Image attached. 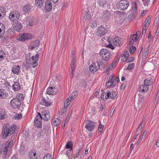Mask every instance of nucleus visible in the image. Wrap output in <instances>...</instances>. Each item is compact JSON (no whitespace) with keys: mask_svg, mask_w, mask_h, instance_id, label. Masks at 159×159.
Returning <instances> with one entry per match:
<instances>
[{"mask_svg":"<svg viewBox=\"0 0 159 159\" xmlns=\"http://www.w3.org/2000/svg\"><path fill=\"white\" fill-rule=\"evenodd\" d=\"M14 84H12V87L15 91H17L20 89V86L19 82H14Z\"/></svg>","mask_w":159,"mask_h":159,"instance_id":"nucleus-22","label":"nucleus"},{"mask_svg":"<svg viewBox=\"0 0 159 159\" xmlns=\"http://www.w3.org/2000/svg\"><path fill=\"white\" fill-rule=\"evenodd\" d=\"M72 150V149H71L68 150L67 151L66 155L68 156V158H69V157L71 155V153Z\"/></svg>","mask_w":159,"mask_h":159,"instance_id":"nucleus-53","label":"nucleus"},{"mask_svg":"<svg viewBox=\"0 0 159 159\" xmlns=\"http://www.w3.org/2000/svg\"><path fill=\"white\" fill-rule=\"evenodd\" d=\"M147 30V29H145L144 28V27H143V30H142V36H143V38H144V36L145 35V34Z\"/></svg>","mask_w":159,"mask_h":159,"instance_id":"nucleus-56","label":"nucleus"},{"mask_svg":"<svg viewBox=\"0 0 159 159\" xmlns=\"http://www.w3.org/2000/svg\"><path fill=\"white\" fill-rule=\"evenodd\" d=\"M106 29L102 25H101L100 27L98 28L97 33V36L102 37L106 33Z\"/></svg>","mask_w":159,"mask_h":159,"instance_id":"nucleus-10","label":"nucleus"},{"mask_svg":"<svg viewBox=\"0 0 159 159\" xmlns=\"http://www.w3.org/2000/svg\"><path fill=\"white\" fill-rule=\"evenodd\" d=\"M0 119L1 120L5 118V111L2 109H0Z\"/></svg>","mask_w":159,"mask_h":159,"instance_id":"nucleus-39","label":"nucleus"},{"mask_svg":"<svg viewBox=\"0 0 159 159\" xmlns=\"http://www.w3.org/2000/svg\"><path fill=\"white\" fill-rule=\"evenodd\" d=\"M147 131L146 130H145L143 132V133L142 134V135L141 136L140 138L141 139H143L144 137L146 136L147 134Z\"/></svg>","mask_w":159,"mask_h":159,"instance_id":"nucleus-60","label":"nucleus"},{"mask_svg":"<svg viewBox=\"0 0 159 159\" xmlns=\"http://www.w3.org/2000/svg\"><path fill=\"white\" fill-rule=\"evenodd\" d=\"M33 21V17L30 16H28L26 18V21L25 20L24 23L26 22L25 24L27 26H32L34 24Z\"/></svg>","mask_w":159,"mask_h":159,"instance_id":"nucleus-17","label":"nucleus"},{"mask_svg":"<svg viewBox=\"0 0 159 159\" xmlns=\"http://www.w3.org/2000/svg\"><path fill=\"white\" fill-rule=\"evenodd\" d=\"M103 128H104V125H102L101 124V123L100 122V124L99 125V128H98L99 132H101L102 131Z\"/></svg>","mask_w":159,"mask_h":159,"instance_id":"nucleus-50","label":"nucleus"},{"mask_svg":"<svg viewBox=\"0 0 159 159\" xmlns=\"http://www.w3.org/2000/svg\"><path fill=\"white\" fill-rule=\"evenodd\" d=\"M14 25L16 28H18L19 30L20 29L22 28V24L19 21H16L15 22Z\"/></svg>","mask_w":159,"mask_h":159,"instance_id":"nucleus-37","label":"nucleus"},{"mask_svg":"<svg viewBox=\"0 0 159 159\" xmlns=\"http://www.w3.org/2000/svg\"><path fill=\"white\" fill-rule=\"evenodd\" d=\"M13 141L12 139H10L6 143V144L9 146V148H10L13 144Z\"/></svg>","mask_w":159,"mask_h":159,"instance_id":"nucleus-44","label":"nucleus"},{"mask_svg":"<svg viewBox=\"0 0 159 159\" xmlns=\"http://www.w3.org/2000/svg\"><path fill=\"white\" fill-rule=\"evenodd\" d=\"M106 47H108L109 48H111V49H114V46L111 44H109L108 45H106Z\"/></svg>","mask_w":159,"mask_h":159,"instance_id":"nucleus-62","label":"nucleus"},{"mask_svg":"<svg viewBox=\"0 0 159 159\" xmlns=\"http://www.w3.org/2000/svg\"><path fill=\"white\" fill-rule=\"evenodd\" d=\"M31 9V7L30 5H26L25 6L23 7V11L25 13L29 12Z\"/></svg>","mask_w":159,"mask_h":159,"instance_id":"nucleus-33","label":"nucleus"},{"mask_svg":"<svg viewBox=\"0 0 159 159\" xmlns=\"http://www.w3.org/2000/svg\"><path fill=\"white\" fill-rule=\"evenodd\" d=\"M71 101L69 100V98H67L64 102V106L65 108H67L70 103Z\"/></svg>","mask_w":159,"mask_h":159,"instance_id":"nucleus-38","label":"nucleus"},{"mask_svg":"<svg viewBox=\"0 0 159 159\" xmlns=\"http://www.w3.org/2000/svg\"><path fill=\"white\" fill-rule=\"evenodd\" d=\"M29 157L30 159H37V156L36 154V153L33 151H31L29 152Z\"/></svg>","mask_w":159,"mask_h":159,"instance_id":"nucleus-30","label":"nucleus"},{"mask_svg":"<svg viewBox=\"0 0 159 159\" xmlns=\"http://www.w3.org/2000/svg\"><path fill=\"white\" fill-rule=\"evenodd\" d=\"M22 117V114H19L17 113H16L14 116L15 119H20Z\"/></svg>","mask_w":159,"mask_h":159,"instance_id":"nucleus-46","label":"nucleus"},{"mask_svg":"<svg viewBox=\"0 0 159 159\" xmlns=\"http://www.w3.org/2000/svg\"><path fill=\"white\" fill-rule=\"evenodd\" d=\"M91 17L90 12L89 9L87 8L84 10V19L85 20L90 19Z\"/></svg>","mask_w":159,"mask_h":159,"instance_id":"nucleus-18","label":"nucleus"},{"mask_svg":"<svg viewBox=\"0 0 159 159\" xmlns=\"http://www.w3.org/2000/svg\"><path fill=\"white\" fill-rule=\"evenodd\" d=\"M71 71H74L75 72V69L76 68V66L75 65V63H73L72 64V63L71 64Z\"/></svg>","mask_w":159,"mask_h":159,"instance_id":"nucleus-49","label":"nucleus"},{"mask_svg":"<svg viewBox=\"0 0 159 159\" xmlns=\"http://www.w3.org/2000/svg\"><path fill=\"white\" fill-rule=\"evenodd\" d=\"M142 127V126H141L139 125V126L138 128L137 131L135 132V134H137V135H138L140 133H139V131L141 130Z\"/></svg>","mask_w":159,"mask_h":159,"instance_id":"nucleus-58","label":"nucleus"},{"mask_svg":"<svg viewBox=\"0 0 159 159\" xmlns=\"http://www.w3.org/2000/svg\"><path fill=\"white\" fill-rule=\"evenodd\" d=\"M45 104L44 105V106L46 107H48L51 104V102H50L48 101H46V102H45Z\"/></svg>","mask_w":159,"mask_h":159,"instance_id":"nucleus-64","label":"nucleus"},{"mask_svg":"<svg viewBox=\"0 0 159 159\" xmlns=\"http://www.w3.org/2000/svg\"><path fill=\"white\" fill-rule=\"evenodd\" d=\"M148 55H145V53H144L143 55V58L142 59V62L143 61H145L146 60V58L147 57V56Z\"/></svg>","mask_w":159,"mask_h":159,"instance_id":"nucleus-61","label":"nucleus"},{"mask_svg":"<svg viewBox=\"0 0 159 159\" xmlns=\"http://www.w3.org/2000/svg\"><path fill=\"white\" fill-rule=\"evenodd\" d=\"M42 118L40 116H36L34 120V125L38 128H40L42 127Z\"/></svg>","mask_w":159,"mask_h":159,"instance_id":"nucleus-13","label":"nucleus"},{"mask_svg":"<svg viewBox=\"0 0 159 159\" xmlns=\"http://www.w3.org/2000/svg\"><path fill=\"white\" fill-rule=\"evenodd\" d=\"M39 55V54H36L34 57L32 56L31 59H30L29 64L32 65L33 67H35L37 65V60Z\"/></svg>","mask_w":159,"mask_h":159,"instance_id":"nucleus-6","label":"nucleus"},{"mask_svg":"<svg viewBox=\"0 0 159 159\" xmlns=\"http://www.w3.org/2000/svg\"><path fill=\"white\" fill-rule=\"evenodd\" d=\"M121 39L120 38L118 37H116L114 39L113 42L114 44H115L116 46H120V43H121Z\"/></svg>","mask_w":159,"mask_h":159,"instance_id":"nucleus-28","label":"nucleus"},{"mask_svg":"<svg viewBox=\"0 0 159 159\" xmlns=\"http://www.w3.org/2000/svg\"><path fill=\"white\" fill-rule=\"evenodd\" d=\"M153 79L152 78L150 79L148 78L145 79L144 80V83L146 85H147V86H149L151 85L153 82Z\"/></svg>","mask_w":159,"mask_h":159,"instance_id":"nucleus-29","label":"nucleus"},{"mask_svg":"<svg viewBox=\"0 0 159 159\" xmlns=\"http://www.w3.org/2000/svg\"><path fill=\"white\" fill-rule=\"evenodd\" d=\"M78 94V92L77 91L74 92L68 98H69V100L72 101L77 97Z\"/></svg>","mask_w":159,"mask_h":159,"instance_id":"nucleus-27","label":"nucleus"},{"mask_svg":"<svg viewBox=\"0 0 159 159\" xmlns=\"http://www.w3.org/2000/svg\"><path fill=\"white\" fill-rule=\"evenodd\" d=\"M32 35L29 34L24 33L20 34L17 37V39L20 41H24L28 40L32 38Z\"/></svg>","mask_w":159,"mask_h":159,"instance_id":"nucleus-3","label":"nucleus"},{"mask_svg":"<svg viewBox=\"0 0 159 159\" xmlns=\"http://www.w3.org/2000/svg\"><path fill=\"white\" fill-rule=\"evenodd\" d=\"M21 102L17 100L16 98H13L11 101V104L12 107L14 108H18L21 105Z\"/></svg>","mask_w":159,"mask_h":159,"instance_id":"nucleus-8","label":"nucleus"},{"mask_svg":"<svg viewBox=\"0 0 159 159\" xmlns=\"http://www.w3.org/2000/svg\"><path fill=\"white\" fill-rule=\"evenodd\" d=\"M99 64L98 62H94L89 66V69L92 73H94L100 68Z\"/></svg>","mask_w":159,"mask_h":159,"instance_id":"nucleus-7","label":"nucleus"},{"mask_svg":"<svg viewBox=\"0 0 159 159\" xmlns=\"http://www.w3.org/2000/svg\"><path fill=\"white\" fill-rule=\"evenodd\" d=\"M136 50V48L135 46H130L129 49L130 53L131 54H132L134 53Z\"/></svg>","mask_w":159,"mask_h":159,"instance_id":"nucleus-41","label":"nucleus"},{"mask_svg":"<svg viewBox=\"0 0 159 159\" xmlns=\"http://www.w3.org/2000/svg\"><path fill=\"white\" fill-rule=\"evenodd\" d=\"M129 5V2L126 0H121L118 4V8L120 10H126Z\"/></svg>","mask_w":159,"mask_h":159,"instance_id":"nucleus-4","label":"nucleus"},{"mask_svg":"<svg viewBox=\"0 0 159 159\" xmlns=\"http://www.w3.org/2000/svg\"><path fill=\"white\" fill-rule=\"evenodd\" d=\"M134 7L133 9H131L133 10V12L136 14V13L137 11V4L136 2H134V5L133 6Z\"/></svg>","mask_w":159,"mask_h":159,"instance_id":"nucleus-43","label":"nucleus"},{"mask_svg":"<svg viewBox=\"0 0 159 159\" xmlns=\"http://www.w3.org/2000/svg\"><path fill=\"white\" fill-rule=\"evenodd\" d=\"M6 10L5 8L0 7V19H2L6 15Z\"/></svg>","mask_w":159,"mask_h":159,"instance_id":"nucleus-25","label":"nucleus"},{"mask_svg":"<svg viewBox=\"0 0 159 159\" xmlns=\"http://www.w3.org/2000/svg\"><path fill=\"white\" fill-rule=\"evenodd\" d=\"M43 159H52V158L50 154H47L44 156Z\"/></svg>","mask_w":159,"mask_h":159,"instance_id":"nucleus-54","label":"nucleus"},{"mask_svg":"<svg viewBox=\"0 0 159 159\" xmlns=\"http://www.w3.org/2000/svg\"><path fill=\"white\" fill-rule=\"evenodd\" d=\"M111 16V13L110 11L107 10L103 11L101 18L105 21H107L109 19Z\"/></svg>","mask_w":159,"mask_h":159,"instance_id":"nucleus-11","label":"nucleus"},{"mask_svg":"<svg viewBox=\"0 0 159 159\" xmlns=\"http://www.w3.org/2000/svg\"><path fill=\"white\" fill-rule=\"evenodd\" d=\"M128 13L129 15L128 18L129 21H131L135 18L136 14L133 13L132 10H130L128 12Z\"/></svg>","mask_w":159,"mask_h":159,"instance_id":"nucleus-21","label":"nucleus"},{"mask_svg":"<svg viewBox=\"0 0 159 159\" xmlns=\"http://www.w3.org/2000/svg\"><path fill=\"white\" fill-rule=\"evenodd\" d=\"M73 146V144L71 141H69L67 142L66 145V147L67 149H72V147Z\"/></svg>","mask_w":159,"mask_h":159,"instance_id":"nucleus-40","label":"nucleus"},{"mask_svg":"<svg viewBox=\"0 0 159 159\" xmlns=\"http://www.w3.org/2000/svg\"><path fill=\"white\" fill-rule=\"evenodd\" d=\"M134 63H130L128 66L127 69L128 70H131L134 67Z\"/></svg>","mask_w":159,"mask_h":159,"instance_id":"nucleus-48","label":"nucleus"},{"mask_svg":"<svg viewBox=\"0 0 159 159\" xmlns=\"http://www.w3.org/2000/svg\"><path fill=\"white\" fill-rule=\"evenodd\" d=\"M46 100L43 98L42 97L40 101V103L41 105H44L45 104V102H46Z\"/></svg>","mask_w":159,"mask_h":159,"instance_id":"nucleus-51","label":"nucleus"},{"mask_svg":"<svg viewBox=\"0 0 159 159\" xmlns=\"http://www.w3.org/2000/svg\"><path fill=\"white\" fill-rule=\"evenodd\" d=\"M109 94L107 92L106 93L105 92L102 93L101 96V99L103 100H105L109 98Z\"/></svg>","mask_w":159,"mask_h":159,"instance_id":"nucleus-32","label":"nucleus"},{"mask_svg":"<svg viewBox=\"0 0 159 159\" xmlns=\"http://www.w3.org/2000/svg\"><path fill=\"white\" fill-rule=\"evenodd\" d=\"M56 91L57 90L54 87H51L48 89L47 93L48 94L53 95L55 94Z\"/></svg>","mask_w":159,"mask_h":159,"instance_id":"nucleus-20","label":"nucleus"},{"mask_svg":"<svg viewBox=\"0 0 159 159\" xmlns=\"http://www.w3.org/2000/svg\"><path fill=\"white\" fill-rule=\"evenodd\" d=\"M52 4L51 0H47L45 2V10L47 12L50 11L52 9Z\"/></svg>","mask_w":159,"mask_h":159,"instance_id":"nucleus-15","label":"nucleus"},{"mask_svg":"<svg viewBox=\"0 0 159 159\" xmlns=\"http://www.w3.org/2000/svg\"><path fill=\"white\" fill-rule=\"evenodd\" d=\"M39 41L38 40H36L31 42L30 45L29 46V48L30 50H32L34 48H36L39 46Z\"/></svg>","mask_w":159,"mask_h":159,"instance_id":"nucleus-14","label":"nucleus"},{"mask_svg":"<svg viewBox=\"0 0 159 159\" xmlns=\"http://www.w3.org/2000/svg\"><path fill=\"white\" fill-rule=\"evenodd\" d=\"M122 14V12L119 11H116L114 12V17H116L120 16Z\"/></svg>","mask_w":159,"mask_h":159,"instance_id":"nucleus-45","label":"nucleus"},{"mask_svg":"<svg viewBox=\"0 0 159 159\" xmlns=\"http://www.w3.org/2000/svg\"><path fill=\"white\" fill-rule=\"evenodd\" d=\"M52 122L54 126H57L60 123V120L58 118H55L53 120Z\"/></svg>","mask_w":159,"mask_h":159,"instance_id":"nucleus-34","label":"nucleus"},{"mask_svg":"<svg viewBox=\"0 0 159 159\" xmlns=\"http://www.w3.org/2000/svg\"><path fill=\"white\" fill-rule=\"evenodd\" d=\"M111 83H112L111 82V81L109 80L106 83L105 85V87L106 88H108L110 87L111 86H112L111 84Z\"/></svg>","mask_w":159,"mask_h":159,"instance_id":"nucleus-59","label":"nucleus"},{"mask_svg":"<svg viewBox=\"0 0 159 159\" xmlns=\"http://www.w3.org/2000/svg\"><path fill=\"white\" fill-rule=\"evenodd\" d=\"M150 44V43L147 46V47L146 48V51H145V52L144 53H145V55H148V52L149 49Z\"/></svg>","mask_w":159,"mask_h":159,"instance_id":"nucleus-57","label":"nucleus"},{"mask_svg":"<svg viewBox=\"0 0 159 159\" xmlns=\"http://www.w3.org/2000/svg\"><path fill=\"white\" fill-rule=\"evenodd\" d=\"M20 16L19 13L18 11H15L11 12L10 14L9 17L11 20L15 21L19 19Z\"/></svg>","mask_w":159,"mask_h":159,"instance_id":"nucleus-5","label":"nucleus"},{"mask_svg":"<svg viewBox=\"0 0 159 159\" xmlns=\"http://www.w3.org/2000/svg\"><path fill=\"white\" fill-rule=\"evenodd\" d=\"M99 53L102 59L105 61H108L112 55L110 51L105 48L102 49Z\"/></svg>","mask_w":159,"mask_h":159,"instance_id":"nucleus-2","label":"nucleus"},{"mask_svg":"<svg viewBox=\"0 0 159 159\" xmlns=\"http://www.w3.org/2000/svg\"><path fill=\"white\" fill-rule=\"evenodd\" d=\"M4 84L5 85L6 87H11V86L9 82H8L7 81H6L4 83Z\"/></svg>","mask_w":159,"mask_h":159,"instance_id":"nucleus-63","label":"nucleus"},{"mask_svg":"<svg viewBox=\"0 0 159 159\" xmlns=\"http://www.w3.org/2000/svg\"><path fill=\"white\" fill-rule=\"evenodd\" d=\"M8 93L6 92V91L3 89H0V98H5L6 96L7 95Z\"/></svg>","mask_w":159,"mask_h":159,"instance_id":"nucleus-26","label":"nucleus"},{"mask_svg":"<svg viewBox=\"0 0 159 159\" xmlns=\"http://www.w3.org/2000/svg\"><path fill=\"white\" fill-rule=\"evenodd\" d=\"M20 68V66L14 65L11 67V71L13 74L18 75L21 72Z\"/></svg>","mask_w":159,"mask_h":159,"instance_id":"nucleus-12","label":"nucleus"},{"mask_svg":"<svg viewBox=\"0 0 159 159\" xmlns=\"http://www.w3.org/2000/svg\"><path fill=\"white\" fill-rule=\"evenodd\" d=\"M85 127L89 131H91L94 129L95 126L93 124V122L89 120L88 121V123L85 126Z\"/></svg>","mask_w":159,"mask_h":159,"instance_id":"nucleus-16","label":"nucleus"},{"mask_svg":"<svg viewBox=\"0 0 159 159\" xmlns=\"http://www.w3.org/2000/svg\"><path fill=\"white\" fill-rule=\"evenodd\" d=\"M42 119L44 120L48 121L50 118V114L48 111L46 110H43L41 112Z\"/></svg>","mask_w":159,"mask_h":159,"instance_id":"nucleus-9","label":"nucleus"},{"mask_svg":"<svg viewBox=\"0 0 159 159\" xmlns=\"http://www.w3.org/2000/svg\"><path fill=\"white\" fill-rule=\"evenodd\" d=\"M97 22L95 20L93 21L91 25V26L93 28H95L97 26Z\"/></svg>","mask_w":159,"mask_h":159,"instance_id":"nucleus-47","label":"nucleus"},{"mask_svg":"<svg viewBox=\"0 0 159 159\" xmlns=\"http://www.w3.org/2000/svg\"><path fill=\"white\" fill-rule=\"evenodd\" d=\"M108 0H98L99 5L102 7H105L108 5Z\"/></svg>","mask_w":159,"mask_h":159,"instance_id":"nucleus-19","label":"nucleus"},{"mask_svg":"<svg viewBox=\"0 0 159 159\" xmlns=\"http://www.w3.org/2000/svg\"><path fill=\"white\" fill-rule=\"evenodd\" d=\"M35 3L37 5L40 7L43 5L44 1L43 0H36Z\"/></svg>","mask_w":159,"mask_h":159,"instance_id":"nucleus-36","label":"nucleus"},{"mask_svg":"<svg viewBox=\"0 0 159 159\" xmlns=\"http://www.w3.org/2000/svg\"><path fill=\"white\" fill-rule=\"evenodd\" d=\"M44 135V134L43 132L42 131H41L39 132V134H38V137L39 138H41L43 137Z\"/></svg>","mask_w":159,"mask_h":159,"instance_id":"nucleus-55","label":"nucleus"},{"mask_svg":"<svg viewBox=\"0 0 159 159\" xmlns=\"http://www.w3.org/2000/svg\"><path fill=\"white\" fill-rule=\"evenodd\" d=\"M16 98L19 101L22 102L24 99V97L23 94H19L17 95V98Z\"/></svg>","mask_w":159,"mask_h":159,"instance_id":"nucleus-35","label":"nucleus"},{"mask_svg":"<svg viewBox=\"0 0 159 159\" xmlns=\"http://www.w3.org/2000/svg\"><path fill=\"white\" fill-rule=\"evenodd\" d=\"M16 128L15 125H13L10 127L8 123L5 124L2 128V138L5 139L8 136L11 135L14 132Z\"/></svg>","mask_w":159,"mask_h":159,"instance_id":"nucleus-1","label":"nucleus"},{"mask_svg":"<svg viewBox=\"0 0 159 159\" xmlns=\"http://www.w3.org/2000/svg\"><path fill=\"white\" fill-rule=\"evenodd\" d=\"M148 86L147 85L144 84L139 87V90L140 92H146L148 90Z\"/></svg>","mask_w":159,"mask_h":159,"instance_id":"nucleus-23","label":"nucleus"},{"mask_svg":"<svg viewBox=\"0 0 159 159\" xmlns=\"http://www.w3.org/2000/svg\"><path fill=\"white\" fill-rule=\"evenodd\" d=\"M107 93L109 94V98L110 97L111 98H115L117 96V94L115 91H112L110 92L108 91H107Z\"/></svg>","mask_w":159,"mask_h":159,"instance_id":"nucleus-31","label":"nucleus"},{"mask_svg":"<svg viewBox=\"0 0 159 159\" xmlns=\"http://www.w3.org/2000/svg\"><path fill=\"white\" fill-rule=\"evenodd\" d=\"M151 16H149L148 18H147L145 21H144V23H145V24H149L150 22H151Z\"/></svg>","mask_w":159,"mask_h":159,"instance_id":"nucleus-52","label":"nucleus"},{"mask_svg":"<svg viewBox=\"0 0 159 159\" xmlns=\"http://www.w3.org/2000/svg\"><path fill=\"white\" fill-rule=\"evenodd\" d=\"M131 38L134 41L136 42L138 40L139 38L138 37H137L136 36V35L134 34L131 35Z\"/></svg>","mask_w":159,"mask_h":159,"instance_id":"nucleus-42","label":"nucleus"},{"mask_svg":"<svg viewBox=\"0 0 159 159\" xmlns=\"http://www.w3.org/2000/svg\"><path fill=\"white\" fill-rule=\"evenodd\" d=\"M5 27L4 25L0 23V39L2 38L3 35V33H5Z\"/></svg>","mask_w":159,"mask_h":159,"instance_id":"nucleus-24","label":"nucleus"}]
</instances>
